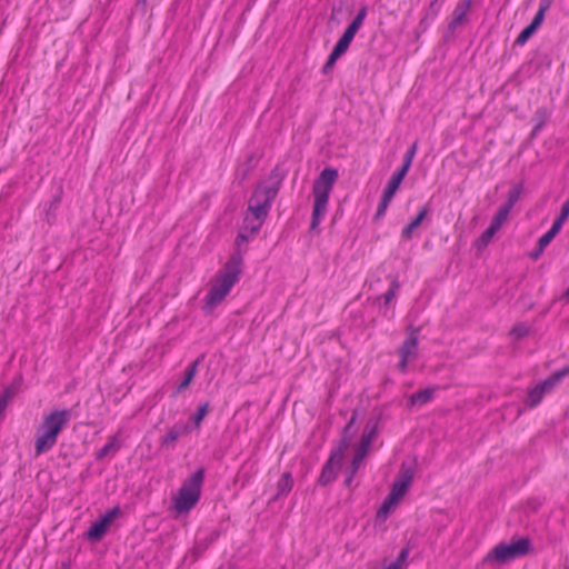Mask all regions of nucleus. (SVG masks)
<instances>
[{
	"instance_id": "nucleus-45",
	"label": "nucleus",
	"mask_w": 569,
	"mask_h": 569,
	"mask_svg": "<svg viewBox=\"0 0 569 569\" xmlns=\"http://www.w3.org/2000/svg\"><path fill=\"white\" fill-rule=\"evenodd\" d=\"M552 239L553 238L548 232H546L539 238L538 244L545 249L552 241Z\"/></svg>"
},
{
	"instance_id": "nucleus-23",
	"label": "nucleus",
	"mask_w": 569,
	"mask_h": 569,
	"mask_svg": "<svg viewBox=\"0 0 569 569\" xmlns=\"http://www.w3.org/2000/svg\"><path fill=\"white\" fill-rule=\"evenodd\" d=\"M407 171H405V169H400L398 168L391 176V178L389 179L387 186L385 189L389 190V191H392V192H397V190L399 189L402 180L405 179V177L407 176Z\"/></svg>"
},
{
	"instance_id": "nucleus-64",
	"label": "nucleus",
	"mask_w": 569,
	"mask_h": 569,
	"mask_svg": "<svg viewBox=\"0 0 569 569\" xmlns=\"http://www.w3.org/2000/svg\"><path fill=\"white\" fill-rule=\"evenodd\" d=\"M441 2H443L445 0H440Z\"/></svg>"
},
{
	"instance_id": "nucleus-48",
	"label": "nucleus",
	"mask_w": 569,
	"mask_h": 569,
	"mask_svg": "<svg viewBox=\"0 0 569 569\" xmlns=\"http://www.w3.org/2000/svg\"><path fill=\"white\" fill-rule=\"evenodd\" d=\"M247 241H249V234H248V233H246V231L243 230V231H241V232L237 236V238H236V244H237L238 247H240V244H241L242 242H247Z\"/></svg>"
},
{
	"instance_id": "nucleus-21",
	"label": "nucleus",
	"mask_w": 569,
	"mask_h": 569,
	"mask_svg": "<svg viewBox=\"0 0 569 569\" xmlns=\"http://www.w3.org/2000/svg\"><path fill=\"white\" fill-rule=\"evenodd\" d=\"M545 393L546 390L541 388V386L538 383L537 386L528 390L526 405L530 408L538 406L541 402Z\"/></svg>"
},
{
	"instance_id": "nucleus-6",
	"label": "nucleus",
	"mask_w": 569,
	"mask_h": 569,
	"mask_svg": "<svg viewBox=\"0 0 569 569\" xmlns=\"http://www.w3.org/2000/svg\"><path fill=\"white\" fill-rule=\"evenodd\" d=\"M416 469L413 466H405L400 469L399 473L395 478L390 492L398 499H402L413 482Z\"/></svg>"
},
{
	"instance_id": "nucleus-52",
	"label": "nucleus",
	"mask_w": 569,
	"mask_h": 569,
	"mask_svg": "<svg viewBox=\"0 0 569 569\" xmlns=\"http://www.w3.org/2000/svg\"><path fill=\"white\" fill-rule=\"evenodd\" d=\"M428 19H431V18H430V16H428V14H425V16L421 18V20H420V22H419V27H418V28H419V30H420V32H425V31H426V29L428 28V23H427V20H428Z\"/></svg>"
},
{
	"instance_id": "nucleus-33",
	"label": "nucleus",
	"mask_w": 569,
	"mask_h": 569,
	"mask_svg": "<svg viewBox=\"0 0 569 569\" xmlns=\"http://www.w3.org/2000/svg\"><path fill=\"white\" fill-rule=\"evenodd\" d=\"M13 396L14 389L12 387H7L0 395V416L3 415L9 401L13 398Z\"/></svg>"
},
{
	"instance_id": "nucleus-60",
	"label": "nucleus",
	"mask_w": 569,
	"mask_h": 569,
	"mask_svg": "<svg viewBox=\"0 0 569 569\" xmlns=\"http://www.w3.org/2000/svg\"><path fill=\"white\" fill-rule=\"evenodd\" d=\"M137 7H141L144 12L147 8V0H137Z\"/></svg>"
},
{
	"instance_id": "nucleus-24",
	"label": "nucleus",
	"mask_w": 569,
	"mask_h": 569,
	"mask_svg": "<svg viewBox=\"0 0 569 569\" xmlns=\"http://www.w3.org/2000/svg\"><path fill=\"white\" fill-rule=\"evenodd\" d=\"M184 431H186L184 427H178V426L172 427L162 437V440H161L162 446H166V447L172 446Z\"/></svg>"
},
{
	"instance_id": "nucleus-50",
	"label": "nucleus",
	"mask_w": 569,
	"mask_h": 569,
	"mask_svg": "<svg viewBox=\"0 0 569 569\" xmlns=\"http://www.w3.org/2000/svg\"><path fill=\"white\" fill-rule=\"evenodd\" d=\"M408 555H409V550L407 548H405L399 552V555L395 561H399V566H402V563L406 561Z\"/></svg>"
},
{
	"instance_id": "nucleus-28",
	"label": "nucleus",
	"mask_w": 569,
	"mask_h": 569,
	"mask_svg": "<svg viewBox=\"0 0 569 569\" xmlns=\"http://www.w3.org/2000/svg\"><path fill=\"white\" fill-rule=\"evenodd\" d=\"M498 230L491 226H489L477 239L476 244L479 249L486 248L492 240L493 236Z\"/></svg>"
},
{
	"instance_id": "nucleus-54",
	"label": "nucleus",
	"mask_w": 569,
	"mask_h": 569,
	"mask_svg": "<svg viewBox=\"0 0 569 569\" xmlns=\"http://www.w3.org/2000/svg\"><path fill=\"white\" fill-rule=\"evenodd\" d=\"M249 201H252V202L259 203V204H263V197H257V189H256Z\"/></svg>"
},
{
	"instance_id": "nucleus-10",
	"label": "nucleus",
	"mask_w": 569,
	"mask_h": 569,
	"mask_svg": "<svg viewBox=\"0 0 569 569\" xmlns=\"http://www.w3.org/2000/svg\"><path fill=\"white\" fill-rule=\"evenodd\" d=\"M472 0H460L456 6L451 21L448 23V31L453 32L456 28L461 24L470 10Z\"/></svg>"
},
{
	"instance_id": "nucleus-44",
	"label": "nucleus",
	"mask_w": 569,
	"mask_h": 569,
	"mask_svg": "<svg viewBox=\"0 0 569 569\" xmlns=\"http://www.w3.org/2000/svg\"><path fill=\"white\" fill-rule=\"evenodd\" d=\"M393 197H395V192L389 191V190H387V189H383L380 201H381L383 204L386 203L387 206H389V203L391 202V200H392V198H393Z\"/></svg>"
},
{
	"instance_id": "nucleus-26",
	"label": "nucleus",
	"mask_w": 569,
	"mask_h": 569,
	"mask_svg": "<svg viewBox=\"0 0 569 569\" xmlns=\"http://www.w3.org/2000/svg\"><path fill=\"white\" fill-rule=\"evenodd\" d=\"M119 447H120L119 441L117 440V438L112 437L109 439V441L102 448H100L97 451L96 458L99 460L104 459V458L109 457V455L111 452H116L119 449Z\"/></svg>"
},
{
	"instance_id": "nucleus-49",
	"label": "nucleus",
	"mask_w": 569,
	"mask_h": 569,
	"mask_svg": "<svg viewBox=\"0 0 569 569\" xmlns=\"http://www.w3.org/2000/svg\"><path fill=\"white\" fill-rule=\"evenodd\" d=\"M408 362H409V358H407V357H405V356H403V357H402V356H400V360H399V362H398V365H397V368H398L400 371L405 372V371L407 370Z\"/></svg>"
},
{
	"instance_id": "nucleus-40",
	"label": "nucleus",
	"mask_w": 569,
	"mask_h": 569,
	"mask_svg": "<svg viewBox=\"0 0 569 569\" xmlns=\"http://www.w3.org/2000/svg\"><path fill=\"white\" fill-rule=\"evenodd\" d=\"M120 513V508L118 506L113 507L112 509L108 510L101 518L110 525L111 521Z\"/></svg>"
},
{
	"instance_id": "nucleus-14",
	"label": "nucleus",
	"mask_w": 569,
	"mask_h": 569,
	"mask_svg": "<svg viewBox=\"0 0 569 569\" xmlns=\"http://www.w3.org/2000/svg\"><path fill=\"white\" fill-rule=\"evenodd\" d=\"M109 525L100 517L97 521L92 522L86 536L91 541H99L104 536Z\"/></svg>"
},
{
	"instance_id": "nucleus-25",
	"label": "nucleus",
	"mask_w": 569,
	"mask_h": 569,
	"mask_svg": "<svg viewBox=\"0 0 569 569\" xmlns=\"http://www.w3.org/2000/svg\"><path fill=\"white\" fill-rule=\"evenodd\" d=\"M271 206L254 203L249 201L248 210L253 214L254 220L263 221L268 216Z\"/></svg>"
},
{
	"instance_id": "nucleus-38",
	"label": "nucleus",
	"mask_w": 569,
	"mask_h": 569,
	"mask_svg": "<svg viewBox=\"0 0 569 569\" xmlns=\"http://www.w3.org/2000/svg\"><path fill=\"white\" fill-rule=\"evenodd\" d=\"M367 11H368L367 7H366V6H362V7L359 9V11H358V13L356 14V17L353 18V20L351 21V23H353L355 26H357V27H359V28H360V27L362 26V23H363L365 19H366Z\"/></svg>"
},
{
	"instance_id": "nucleus-16",
	"label": "nucleus",
	"mask_w": 569,
	"mask_h": 569,
	"mask_svg": "<svg viewBox=\"0 0 569 569\" xmlns=\"http://www.w3.org/2000/svg\"><path fill=\"white\" fill-rule=\"evenodd\" d=\"M568 373L569 368L565 367L551 373L547 379L541 381L539 385L541 386V388L546 390V392H548L552 390Z\"/></svg>"
},
{
	"instance_id": "nucleus-42",
	"label": "nucleus",
	"mask_w": 569,
	"mask_h": 569,
	"mask_svg": "<svg viewBox=\"0 0 569 569\" xmlns=\"http://www.w3.org/2000/svg\"><path fill=\"white\" fill-rule=\"evenodd\" d=\"M339 58L332 53L329 54L328 57V60L327 62L325 63V66L322 67V73L323 74H327L331 69L332 67L335 66L336 61L338 60Z\"/></svg>"
},
{
	"instance_id": "nucleus-36",
	"label": "nucleus",
	"mask_w": 569,
	"mask_h": 569,
	"mask_svg": "<svg viewBox=\"0 0 569 569\" xmlns=\"http://www.w3.org/2000/svg\"><path fill=\"white\" fill-rule=\"evenodd\" d=\"M359 465H348V468L346 469V478H345V486L350 488L353 481V477L356 476L358 471Z\"/></svg>"
},
{
	"instance_id": "nucleus-30",
	"label": "nucleus",
	"mask_w": 569,
	"mask_h": 569,
	"mask_svg": "<svg viewBox=\"0 0 569 569\" xmlns=\"http://www.w3.org/2000/svg\"><path fill=\"white\" fill-rule=\"evenodd\" d=\"M537 30L538 29L536 27L529 23L518 34L515 44L523 46L537 32Z\"/></svg>"
},
{
	"instance_id": "nucleus-7",
	"label": "nucleus",
	"mask_w": 569,
	"mask_h": 569,
	"mask_svg": "<svg viewBox=\"0 0 569 569\" xmlns=\"http://www.w3.org/2000/svg\"><path fill=\"white\" fill-rule=\"evenodd\" d=\"M71 412L68 409L54 410L44 417L40 430H47L58 438L60 431L68 425Z\"/></svg>"
},
{
	"instance_id": "nucleus-17",
	"label": "nucleus",
	"mask_w": 569,
	"mask_h": 569,
	"mask_svg": "<svg viewBox=\"0 0 569 569\" xmlns=\"http://www.w3.org/2000/svg\"><path fill=\"white\" fill-rule=\"evenodd\" d=\"M293 486V479L289 471L282 473L281 478L277 483V495L273 497V500H278L282 496H287Z\"/></svg>"
},
{
	"instance_id": "nucleus-32",
	"label": "nucleus",
	"mask_w": 569,
	"mask_h": 569,
	"mask_svg": "<svg viewBox=\"0 0 569 569\" xmlns=\"http://www.w3.org/2000/svg\"><path fill=\"white\" fill-rule=\"evenodd\" d=\"M263 221L254 220V218L246 217L243 220V230L249 231L250 234L257 233Z\"/></svg>"
},
{
	"instance_id": "nucleus-51",
	"label": "nucleus",
	"mask_w": 569,
	"mask_h": 569,
	"mask_svg": "<svg viewBox=\"0 0 569 569\" xmlns=\"http://www.w3.org/2000/svg\"><path fill=\"white\" fill-rule=\"evenodd\" d=\"M543 250L545 249L537 243V248L529 253V257L537 260L542 254Z\"/></svg>"
},
{
	"instance_id": "nucleus-13",
	"label": "nucleus",
	"mask_w": 569,
	"mask_h": 569,
	"mask_svg": "<svg viewBox=\"0 0 569 569\" xmlns=\"http://www.w3.org/2000/svg\"><path fill=\"white\" fill-rule=\"evenodd\" d=\"M202 358H203V356L196 359L193 362H191L187 367V369L184 370V377L181 380V382L177 386V389L174 390V392L172 395L173 397H176L181 390L186 389L191 383V381L193 380V378L197 373L198 365L200 363Z\"/></svg>"
},
{
	"instance_id": "nucleus-47",
	"label": "nucleus",
	"mask_w": 569,
	"mask_h": 569,
	"mask_svg": "<svg viewBox=\"0 0 569 569\" xmlns=\"http://www.w3.org/2000/svg\"><path fill=\"white\" fill-rule=\"evenodd\" d=\"M359 29H360L359 27H357L350 22L343 32L347 33L348 36L355 38V36Z\"/></svg>"
},
{
	"instance_id": "nucleus-5",
	"label": "nucleus",
	"mask_w": 569,
	"mask_h": 569,
	"mask_svg": "<svg viewBox=\"0 0 569 569\" xmlns=\"http://www.w3.org/2000/svg\"><path fill=\"white\" fill-rule=\"evenodd\" d=\"M531 550V540L528 537L519 538L510 543H498L486 557V560H496L506 563L528 555Z\"/></svg>"
},
{
	"instance_id": "nucleus-61",
	"label": "nucleus",
	"mask_w": 569,
	"mask_h": 569,
	"mask_svg": "<svg viewBox=\"0 0 569 569\" xmlns=\"http://www.w3.org/2000/svg\"><path fill=\"white\" fill-rule=\"evenodd\" d=\"M561 300L563 301H568L569 300V287L568 289L562 293V296L560 297Z\"/></svg>"
},
{
	"instance_id": "nucleus-4",
	"label": "nucleus",
	"mask_w": 569,
	"mask_h": 569,
	"mask_svg": "<svg viewBox=\"0 0 569 569\" xmlns=\"http://www.w3.org/2000/svg\"><path fill=\"white\" fill-rule=\"evenodd\" d=\"M338 170L336 168H325L318 178L313 181L312 193L315 196L312 216L310 222V231H315L323 219L329 202L330 192L338 179Z\"/></svg>"
},
{
	"instance_id": "nucleus-22",
	"label": "nucleus",
	"mask_w": 569,
	"mask_h": 569,
	"mask_svg": "<svg viewBox=\"0 0 569 569\" xmlns=\"http://www.w3.org/2000/svg\"><path fill=\"white\" fill-rule=\"evenodd\" d=\"M552 2L553 0H540L538 11L536 12L530 24L539 29L545 20L546 12L550 9Z\"/></svg>"
},
{
	"instance_id": "nucleus-2",
	"label": "nucleus",
	"mask_w": 569,
	"mask_h": 569,
	"mask_svg": "<svg viewBox=\"0 0 569 569\" xmlns=\"http://www.w3.org/2000/svg\"><path fill=\"white\" fill-rule=\"evenodd\" d=\"M243 258L237 249L217 272L212 284L204 298L203 309L212 311L230 292L231 288L240 280L242 273Z\"/></svg>"
},
{
	"instance_id": "nucleus-55",
	"label": "nucleus",
	"mask_w": 569,
	"mask_h": 569,
	"mask_svg": "<svg viewBox=\"0 0 569 569\" xmlns=\"http://www.w3.org/2000/svg\"><path fill=\"white\" fill-rule=\"evenodd\" d=\"M560 231V228L557 226H551V228L547 231L552 238H555Z\"/></svg>"
},
{
	"instance_id": "nucleus-9",
	"label": "nucleus",
	"mask_w": 569,
	"mask_h": 569,
	"mask_svg": "<svg viewBox=\"0 0 569 569\" xmlns=\"http://www.w3.org/2000/svg\"><path fill=\"white\" fill-rule=\"evenodd\" d=\"M259 159L260 158L254 152H251L247 156L246 160L238 166L236 170V180L239 183H242L256 169L259 163Z\"/></svg>"
},
{
	"instance_id": "nucleus-31",
	"label": "nucleus",
	"mask_w": 569,
	"mask_h": 569,
	"mask_svg": "<svg viewBox=\"0 0 569 569\" xmlns=\"http://www.w3.org/2000/svg\"><path fill=\"white\" fill-rule=\"evenodd\" d=\"M522 191V184H518L509 190L508 192V200L502 206L507 209L511 210L512 207L517 203V201L520 198Z\"/></svg>"
},
{
	"instance_id": "nucleus-19",
	"label": "nucleus",
	"mask_w": 569,
	"mask_h": 569,
	"mask_svg": "<svg viewBox=\"0 0 569 569\" xmlns=\"http://www.w3.org/2000/svg\"><path fill=\"white\" fill-rule=\"evenodd\" d=\"M429 209L427 207H422L418 214L411 220L409 224H407L401 232L402 238L411 239L412 231L420 226L428 213Z\"/></svg>"
},
{
	"instance_id": "nucleus-20",
	"label": "nucleus",
	"mask_w": 569,
	"mask_h": 569,
	"mask_svg": "<svg viewBox=\"0 0 569 569\" xmlns=\"http://www.w3.org/2000/svg\"><path fill=\"white\" fill-rule=\"evenodd\" d=\"M399 502L400 499L392 496L391 493H388V496L385 498L382 505L377 511V519L386 520L389 517L392 508L397 506Z\"/></svg>"
},
{
	"instance_id": "nucleus-8",
	"label": "nucleus",
	"mask_w": 569,
	"mask_h": 569,
	"mask_svg": "<svg viewBox=\"0 0 569 569\" xmlns=\"http://www.w3.org/2000/svg\"><path fill=\"white\" fill-rule=\"evenodd\" d=\"M419 328L410 326L408 328V336L399 348V356L410 358L416 355L418 340H419Z\"/></svg>"
},
{
	"instance_id": "nucleus-1",
	"label": "nucleus",
	"mask_w": 569,
	"mask_h": 569,
	"mask_svg": "<svg viewBox=\"0 0 569 569\" xmlns=\"http://www.w3.org/2000/svg\"><path fill=\"white\" fill-rule=\"evenodd\" d=\"M358 416L359 410L355 409L350 419L342 429L339 442L332 448L326 462H342L349 450L352 452L351 460L349 462H362L367 457L372 441L376 439L379 431L380 415L372 416L368 419L360 440L352 445L353 437L357 433L356 421Z\"/></svg>"
},
{
	"instance_id": "nucleus-29",
	"label": "nucleus",
	"mask_w": 569,
	"mask_h": 569,
	"mask_svg": "<svg viewBox=\"0 0 569 569\" xmlns=\"http://www.w3.org/2000/svg\"><path fill=\"white\" fill-rule=\"evenodd\" d=\"M417 149H418V142L415 141L411 144V147L406 151L400 169H405V171H407V172L409 171V169L412 164V160L416 156Z\"/></svg>"
},
{
	"instance_id": "nucleus-27",
	"label": "nucleus",
	"mask_w": 569,
	"mask_h": 569,
	"mask_svg": "<svg viewBox=\"0 0 569 569\" xmlns=\"http://www.w3.org/2000/svg\"><path fill=\"white\" fill-rule=\"evenodd\" d=\"M510 211L511 210L507 209L506 207L500 206L498 208L497 212L495 213V216L490 222V226L496 228L497 230H499L501 228L502 223L507 220Z\"/></svg>"
},
{
	"instance_id": "nucleus-37",
	"label": "nucleus",
	"mask_w": 569,
	"mask_h": 569,
	"mask_svg": "<svg viewBox=\"0 0 569 569\" xmlns=\"http://www.w3.org/2000/svg\"><path fill=\"white\" fill-rule=\"evenodd\" d=\"M367 11H368L367 7H366V6H362V7L359 9V11H358V13L356 14V17L353 18V20L351 21V23H353L355 26H357V27H359V28H360V27L362 26V23H363L365 19H366Z\"/></svg>"
},
{
	"instance_id": "nucleus-41",
	"label": "nucleus",
	"mask_w": 569,
	"mask_h": 569,
	"mask_svg": "<svg viewBox=\"0 0 569 569\" xmlns=\"http://www.w3.org/2000/svg\"><path fill=\"white\" fill-rule=\"evenodd\" d=\"M438 1L439 0L431 1L429 3V7H428L427 11H426V14L430 16L431 19H435L438 16V13H439L440 8L438 6Z\"/></svg>"
},
{
	"instance_id": "nucleus-63",
	"label": "nucleus",
	"mask_w": 569,
	"mask_h": 569,
	"mask_svg": "<svg viewBox=\"0 0 569 569\" xmlns=\"http://www.w3.org/2000/svg\"><path fill=\"white\" fill-rule=\"evenodd\" d=\"M276 170H277V169H274V170H272V171H271V178H274V177H276Z\"/></svg>"
},
{
	"instance_id": "nucleus-56",
	"label": "nucleus",
	"mask_w": 569,
	"mask_h": 569,
	"mask_svg": "<svg viewBox=\"0 0 569 569\" xmlns=\"http://www.w3.org/2000/svg\"><path fill=\"white\" fill-rule=\"evenodd\" d=\"M560 231V228L557 226H551V228L547 231L552 238H555Z\"/></svg>"
},
{
	"instance_id": "nucleus-15",
	"label": "nucleus",
	"mask_w": 569,
	"mask_h": 569,
	"mask_svg": "<svg viewBox=\"0 0 569 569\" xmlns=\"http://www.w3.org/2000/svg\"><path fill=\"white\" fill-rule=\"evenodd\" d=\"M341 467L342 465H325L318 479V483L322 487L331 483L337 478Z\"/></svg>"
},
{
	"instance_id": "nucleus-35",
	"label": "nucleus",
	"mask_w": 569,
	"mask_h": 569,
	"mask_svg": "<svg viewBox=\"0 0 569 569\" xmlns=\"http://www.w3.org/2000/svg\"><path fill=\"white\" fill-rule=\"evenodd\" d=\"M529 333V328L525 326L523 323H517L512 327L510 330V335L513 336L517 339H521Z\"/></svg>"
},
{
	"instance_id": "nucleus-59",
	"label": "nucleus",
	"mask_w": 569,
	"mask_h": 569,
	"mask_svg": "<svg viewBox=\"0 0 569 569\" xmlns=\"http://www.w3.org/2000/svg\"><path fill=\"white\" fill-rule=\"evenodd\" d=\"M60 201H61L60 196L54 197L53 200L51 201L50 208H56L60 203Z\"/></svg>"
},
{
	"instance_id": "nucleus-39",
	"label": "nucleus",
	"mask_w": 569,
	"mask_h": 569,
	"mask_svg": "<svg viewBox=\"0 0 569 569\" xmlns=\"http://www.w3.org/2000/svg\"><path fill=\"white\" fill-rule=\"evenodd\" d=\"M398 287H399L398 282L392 281L389 290L387 292H385L382 296L385 305H388L395 298Z\"/></svg>"
},
{
	"instance_id": "nucleus-18",
	"label": "nucleus",
	"mask_w": 569,
	"mask_h": 569,
	"mask_svg": "<svg viewBox=\"0 0 569 569\" xmlns=\"http://www.w3.org/2000/svg\"><path fill=\"white\" fill-rule=\"evenodd\" d=\"M433 395H435L433 388H426V389L418 390L417 392L412 393L409 397V405L410 406L426 405L429 401H431V399L433 398Z\"/></svg>"
},
{
	"instance_id": "nucleus-53",
	"label": "nucleus",
	"mask_w": 569,
	"mask_h": 569,
	"mask_svg": "<svg viewBox=\"0 0 569 569\" xmlns=\"http://www.w3.org/2000/svg\"><path fill=\"white\" fill-rule=\"evenodd\" d=\"M352 40H353L352 37L348 36L347 33L343 32L338 41L340 43L346 44L347 47H349Z\"/></svg>"
},
{
	"instance_id": "nucleus-57",
	"label": "nucleus",
	"mask_w": 569,
	"mask_h": 569,
	"mask_svg": "<svg viewBox=\"0 0 569 569\" xmlns=\"http://www.w3.org/2000/svg\"><path fill=\"white\" fill-rule=\"evenodd\" d=\"M569 214L560 211L559 216L556 218L557 221L561 222L562 224L568 219Z\"/></svg>"
},
{
	"instance_id": "nucleus-43",
	"label": "nucleus",
	"mask_w": 569,
	"mask_h": 569,
	"mask_svg": "<svg viewBox=\"0 0 569 569\" xmlns=\"http://www.w3.org/2000/svg\"><path fill=\"white\" fill-rule=\"evenodd\" d=\"M348 48L349 47H347L346 44H342L339 41H337L331 53L337 56L338 58H340L342 54H345L347 52Z\"/></svg>"
},
{
	"instance_id": "nucleus-11",
	"label": "nucleus",
	"mask_w": 569,
	"mask_h": 569,
	"mask_svg": "<svg viewBox=\"0 0 569 569\" xmlns=\"http://www.w3.org/2000/svg\"><path fill=\"white\" fill-rule=\"evenodd\" d=\"M281 184V178H278L269 186L257 187V197H263V202L267 206H271L272 201L277 197Z\"/></svg>"
},
{
	"instance_id": "nucleus-46",
	"label": "nucleus",
	"mask_w": 569,
	"mask_h": 569,
	"mask_svg": "<svg viewBox=\"0 0 569 569\" xmlns=\"http://www.w3.org/2000/svg\"><path fill=\"white\" fill-rule=\"evenodd\" d=\"M388 209V206L385 203H382L381 201L379 202L378 204V208H377V211H376V214H375V220L381 218L382 216H385L386 211Z\"/></svg>"
},
{
	"instance_id": "nucleus-3",
	"label": "nucleus",
	"mask_w": 569,
	"mask_h": 569,
	"mask_svg": "<svg viewBox=\"0 0 569 569\" xmlns=\"http://www.w3.org/2000/svg\"><path fill=\"white\" fill-rule=\"evenodd\" d=\"M203 481V468L197 469L182 481L181 487L171 499V509L177 516L188 515L197 506L201 497Z\"/></svg>"
},
{
	"instance_id": "nucleus-34",
	"label": "nucleus",
	"mask_w": 569,
	"mask_h": 569,
	"mask_svg": "<svg viewBox=\"0 0 569 569\" xmlns=\"http://www.w3.org/2000/svg\"><path fill=\"white\" fill-rule=\"evenodd\" d=\"M208 409H209V402H204L198 407L197 412L192 417V421L196 426H199L200 422L203 420L204 416L208 412Z\"/></svg>"
},
{
	"instance_id": "nucleus-62",
	"label": "nucleus",
	"mask_w": 569,
	"mask_h": 569,
	"mask_svg": "<svg viewBox=\"0 0 569 569\" xmlns=\"http://www.w3.org/2000/svg\"><path fill=\"white\" fill-rule=\"evenodd\" d=\"M552 224H553V226L559 227L560 229H561V227H562V223H561V222H559V221H557L556 219H555V221H553V223H552Z\"/></svg>"
},
{
	"instance_id": "nucleus-58",
	"label": "nucleus",
	"mask_w": 569,
	"mask_h": 569,
	"mask_svg": "<svg viewBox=\"0 0 569 569\" xmlns=\"http://www.w3.org/2000/svg\"><path fill=\"white\" fill-rule=\"evenodd\" d=\"M562 212L569 214V196H568V199L566 200V202L562 204L561 207V210Z\"/></svg>"
},
{
	"instance_id": "nucleus-12",
	"label": "nucleus",
	"mask_w": 569,
	"mask_h": 569,
	"mask_svg": "<svg viewBox=\"0 0 569 569\" xmlns=\"http://www.w3.org/2000/svg\"><path fill=\"white\" fill-rule=\"evenodd\" d=\"M57 442V437L47 430H40V427L38 428L37 432V439H36V451L37 453L44 452L49 449H51L54 443Z\"/></svg>"
}]
</instances>
